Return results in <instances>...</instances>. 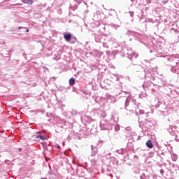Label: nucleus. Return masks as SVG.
Segmentation results:
<instances>
[{
    "mask_svg": "<svg viewBox=\"0 0 179 179\" xmlns=\"http://www.w3.org/2000/svg\"><path fill=\"white\" fill-rule=\"evenodd\" d=\"M129 99H131V95L128 96L124 103L125 110H127V111H129L127 114H134V113L138 114V110L136 109L138 108L141 103H137L136 99H132L131 102L130 103Z\"/></svg>",
    "mask_w": 179,
    "mask_h": 179,
    "instance_id": "nucleus-1",
    "label": "nucleus"
},
{
    "mask_svg": "<svg viewBox=\"0 0 179 179\" xmlns=\"http://www.w3.org/2000/svg\"><path fill=\"white\" fill-rule=\"evenodd\" d=\"M157 57L162 58V61L165 65H178L179 62L178 55H162Z\"/></svg>",
    "mask_w": 179,
    "mask_h": 179,
    "instance_id": "nucleus-2",
    "label": "nucleus"
},
{
    "mask_svg": "<svg viewBox=\"0 0 179 179\" xmlns=\"http://www.w3.org/2000/svg\"><path fill=\"white\" fill-rule=\"evenodd\" d=\"M117 122H118V119H115V117L112 115L110 118V123L108 120H102L100 122L101 129L103 131H110L113 129V125H116Z\"/></svg>",
    "mask_w": 179,
    "mask_h": 179,
    "instance_id": "nucleus-3",
    "label": "nucleus"
},
{
    "mask_svg": "<svg viewBox=\"0 0 179 179\" xmlns=\"http://www.w3.org/2000/svg\"><path fill=\"white\" fill-rule=\"evenodd\" d=\"M64 37L66 41H71V44L76 43V38H72V34H71V33H64Z\"/></svg>",
    "mask_w": 179,
    "mask_h": 179,
    "instance_id": "nucleus-4",
    "label": "nucleus"
},
{
    "mask_svg": "<svg viewBox=\"0 0 179 179\" xmlns=\"http://www.w3.org/2000/svg\"><path fill=\"white\" fill-rule=\"evenodd\" d=\"M171 129L172 131V132H173L176 138V141H179V128L177 127V126H172L171 127Z\"/></svg>",
    "mask_w": 179,
    "mask_h": 179,
    "instance_id": "nucleus-5",
    "label": "nucleus"
},
{
    "mask_svg": "<svg viewBox=\"0 0 179 179\" xmlns=\"http://www.w3.org/2000/svg\"><path fill=\"white\" fill-rule=\"evenodd\" d=\"M94 37L96 43H101L104 40V36L101 34H94Z\"/></svg>",
    "mask_w": 179,
    "mask_h": 179,
    "instance_id": "nucleus-6",
    "label": "nucleus"
},
{
    "mask_svg": "<svg viewBox=\"0 0 179 179\" xmlns=\"http://www.w3.org/2000/svg\"><path fill=\"white\" fill-rule=\"evenodd\" d=\"M127 58L129 59H130L131 61H132V59H134V58L136 59V58H138V55L135 52H132V53H127Z\"/></svg>",
    "mask_w": 179,
    "mask_h": 179,
    "instance_id": "nucleus-7",
    "label": "nucleus"
},
{
    "mask_svg": "<svg viewBox=\"0 0 179 179\" xmlns=\"http://www.w3.org/2000/svg\"><path fill=\"white\" fill-rule=\"evenodd\" d=\"M81 120L82 121H85L86 122H92V121H93V119L87 115H84L81 117Z\"/></svg>",
    "mask_w": 179,
    "mask_h": 179,
    "instance_id": "nucleus-8",
    "label": "nucleus"
},
{
    "mask_svg": "<svg viewBox=\"0 0 179 179\" xmlns=\"http://www.w3.org/2000/svg\"><path fill=\"white\" fill-rule=\"evenodd\" d=\"M91 149H92V152H91V156L94 157L96 155H97V147H94L93 145H91Z\"/></svg>",
    "mask_w": 179,
    "mask_h": 179,
    "instance_id": "nucleus-9",
    "label": "nucleus"
},
{
    "mask_svg": "<svg viewBox=\"0 0 179 179\" xmlns=\"http://www.w3.org/2000/svg\"><path fill=\"white\" fill-rule=\"evenodd\" d=\"M106 100H110V103H115L116 101L115 97L108 94H106Z\"/></svg>",
    "mask_w": 179,
    "mask_h": 179,
    "instance_id": "nucleus-10",
    "label": "nucleus"
},
{
    "mask_svg": "<svg viewBox=\"0 0 179 179\" xmlns=\"http://www.w3.org/2000/svg\"><path fill=\"white\" fill-rule=\"evenodd\" d=\"M110 162H112L113 164L117 166L118 164V160H117V158L114 157H110Z\"/></svg>",
    "mask_w": 179,
    "mask_h": 179,
    "instance_id": "nucleus-11",
    "label": "nucleus"
},
{
    "mask_svg": "<svg viewBox=\"0 0 179 179\" xmlns=\"http://www.w3.org/2000/svg\"><path fill=\"white\" fill-rule=\"evenodd\" d=\"M146 146H147V148H149V149L153 148V143H152V141L151 140H148L146 142Z\"/></svg>",
    "mask_w": 179,
    "mask_h": 179,
    "instance_id": "nucleus-12",
    "label": "nucleus"
},
{
    "mask_svg": "<svg viewBox=\"0 0 179 179\" xmlns=\"http://www.w3.org/2000/svg\"><path fill=\"white\" fill-rule=\"evenodd\" d=\"M171 71L173 73H177L178 75H179V68H176L175 66H172V68L171 69Z\"/></svg>",
    "mask_w": 179,
    "mask_h": 179,
    "instance_id": "nucleus-13",
    "label": "nucleus"
},
{
    "mask_svg": "<svg viewBox=\"0 0 179 179\" xmlns=\"http://www.w3.org/2000/svg\"><path fill=\"white\" fill-rule=\"evenodd\" d=\"M128 1H131V6H134V5H136V3H138V0H124L125 2H128Z\"/></svg>",
    "mask_w": 179,
    "mask_h": 179,
    "instance_id": "nucleus-14",
    "label": "nucleus"
},
{
    "mask_svg": "<svg viewBox=\"0 0 179 179\" xmlns=\"http://www.w3.org/2000/svg\"><path fill=\"white\" fill-rule=\"evenodd\" d=\"M171 159L173 162H177V159H178V156L176 154H171Z\"/></svg>",
    "mask_w": 179,
    "mask_h": 179,
    "instance_id": "nucleus-15",
    "label": "nucleus"
},
{
    "mask_svg": "<svg viewBox=\"0 0 179 179\" xmlns=\"http://www.w3.org/2000/svg\"><path fill=\"white\" fill-rule=\"evenodd\" d=\"M76 9H78V4H75L74 6H72V4L70 5V10H76Z\"/></svg>",
    "mask_w": 179,
    "mask_h": 179,
    "instance_id": "nucleus-16",
    "label": "nucleus"
},
{
    "mask_svg": "<svg viewBox=\"0 0 179 179\" xmlns=\"http://www.w3.org/2000/svg\"><path fill=\"white\" fill-rule=\"evenodd\" d=\"M69 85L70 86H73V85H75V78H71L69 79Z\"/></svg>",
    "mask_w": 179,
    "mask_h": 179,
    "instance_id": "nucleus-17",
    "label": "nucleus"
},
{
    "mask_svg": "<svg viewBox=\"0 0 179 179\" xmlns=\"http://www.w3.org/2000/svg\"><path fill=\"white\" fill-rule=\"evenodd\" d=\"M22 1L23 3H28L29 5H31V3H33L32 0H22Z\"/></svg>",
    "mask_w": 179,
    "mask_h": 179,
    "instance_id": "nucleus-18",
    "label": "nucleus"
},
{
    "mask_svg": "<svg viewBox=\"0 0 179 179\" xmlns=\"http://www.w3.org/2000/svg\"><path fill=\"white\" fill-rule=\"evenodd\" d=\"M38 139H41V141H45V136L44 135H39L37 137Z\"/></svg>",
    "mask_w": 179,
    "mask_h": 179,
    "instance_id": "nucleus-19",
    "label": "nucleus"
},
{
    "mask_svg": "<svg viewBox=\"0 0 179 179\" xmlns=\"http://www.w3.org/2000/svg\"><path fill=\"white\" fill-rule=\"evenodd\" d=\"M125 131L127 132H129V134H131V131H132V128H131V127H127L125 128Z\"/></svg>",
    "mask_w": 179,
    "mask_h": 179,
    "instance_id": "nucleus-20",
    "label": "nucleus"
},
{
    "mask_svg": "<svg viewBox=\"0 0 179 179\" xmlns=\"http://www.w3.org/2000/svg\"><path fill=\"white\" fill-rule=\"evenodd\" d=\"M152 83L150 82H148V83H144V84L143 85V87H149V85H150Z\"/></svg>",
    "mask_w": 179,
    "mask_h": 179,
    "instance_id": "nucleus-21",
    "label": "nucleus"
},
{
    "mask_svg": "<svg viewBox=\"0 0 179 179\" xmlns=\"http://www.w3.org/2000/svg\"><path fill=\"white\" fill-rule=\"evenodd\" d=\"M101 43L103 44V47L104 48H108V44H107V43H105V42H103V41Z\"/></svg>",
    "mask_w": 179,
    "mask_h": 179,
    "instance_id": "nucleus-22",
    "label": "nucleus"
},
{
    "mask_svg": "<svg viewBox=\"0 0 179 179\" xmlns=\"http://www.w3.org/2000/svg\"><path fill=\"white\" fill-rule=\"evenodd\" d=\"M141 179H147L148 178L146 177V176H145V173H143L141 176H140Z\"/></svg>",
    "mask_w": 179,
    "mask_h": 179,
    "instance_id": "nucleus-23",
    "label": "nucleus"
},
{
    "mask_svg": "<svg viewBox=\"0 0 179 179\" xmlns=\"http://www.w3.org/2000/svg\"><path fill=\"white\" fill-rule=\"evenodd\" d=\"M139 97L140 99H143V97H146V94H140Z\"/></svg>",
    "mask_w": 179,
    "mask_h": 179,
    "instance_id": "nucleus-24",
    "label": "nucleus"
},
{
    "mask_svg": "<svg viewBox=\"0 0 179 179\" xmlns=\"http://www.w3.org/2000/svg\"><path fill=\"white\" fill-rule=\"evenodd\" d=\"M131 138H133V139H135L134 136H136V134H135V132H131V134H130Z\"/></svg>",
    "mask_w": 179,
    "mask_h": 179,
    "instance_id": "nucleus-25",
    "label": "nucleus"
},
{
    "mask_svg": "<svg viewBox=\"0 0 179 179\" xmlns=\"http://www.w3.org/2000/svg\"><path fill=\"white\" fill-rule=\"evenodd\" d=\"M115 131H119V130H120V125L117 124V125L115 127Z\"/></svg>",
    "mask_w": 179,
    "mask_h": 179,
    "instance_id": "nucleus-26",
    "label": "nucleus"
},
{
    "mask_svg": "<svg viewBox=\"0 0 179 179\" xmlns=\"http://www.w3.org/2000/svg\"><path fill=\"white\" fill-rule=\"evenodd\" d=\"M134 173H139V169L138 168H134Z\"/></svg>",
    "mask_w": 179,
    "mask_h": 179,
    "instance_id": "nucleus-27",
    "label": "nucleus"
},
{
    "mask_svg": "<svg viewBox=\"0 0 179 179\" xmlns=\"http://www.w3.org/2000/svg\"><path fill=\"white\" fill-rule=\"evenodd\" d=\"M117 152L119 155H122V150H117Z\"/></svg>",
    "mask_w": 179,
    "mask_h": 179,
    "instance_id": "nucleus-28",
    "label": "nucleus"
},
{
    "mask_svg": "<svg viewBox=\"0 0 179 179\" xmlns=\"http://www.w3.org/2000/svg\"><path fill=\"white\" fill-rule=\"evenodd\" d=\"M129 15H130L131 17H134V13L132 11H130Z\"/></svg>",
    "mask_w": 179,
    "mask_h": 179,
    "instance_id": "nucleus-29",
    "label": "nucleus"
},
{
    "mask_svg": "<svg viewBox=\"0 0 179 179\" xmlns=\"http://www.w3.org/2000/svg\"><path fill=\"white\" fill-rule=\"evenodd\" d=\"M156 78H155V76H151L150 77V80H155Z\"/></svg>",
    "mask_w": 179,
    "mask_h": 179,
    "instance_id": "nucleus-30",
    "label": "nucleus"
},
{
    "mask_svg": "<svg viewBox=\"0 0 179 179\" xmlns=\"http://www.w3.org/2000/svg\"><path fill=\"white\" fill-rule=\"evenodd\" d=\"M140 114H145V111L143 110H139Z\"/></svg>",
    "mask_w": 179,
    "mask_h": 179,
    "instance_id": "nucleus-31",
    "label": "nucleus"
},
{
    "mask_svg": "<svg viewBox=\"0 0 179 179\" xmlns=\"http://www.w3.org/2000/svg\"><path fill=\"white\" fill-rule=\"evenodd\" d=\"M75 2H76L78 5H79V3H80V0H75Z\"/></svg>",
    "mask_w": 179,
    "mask_h": 179,
    "instance_id": "nucleus-32",
    "label": "nucleus"
},
{
    "mask_svg": "<svg viewBox=\"0 0 179 179\" xmlns=\"http://www.w3.org/2000/svg\"><path fill=\"white\" fill-rule=\"evenodd\" d=\"M169 1H163L162 3L163 5H166V3H167Z\"/></svg>",
    "mask_w": 179,
    "mask_h": 179,
    "instance_id": "nucleus-33",
    "label": "nucleus"
},
{
    "mask_svg": "<svg viewBox=\"0 0 179 179\" xmlns=\"http://www.w3.org/2000/svg\"><path fill=\"white\" fill-rule=\"evenodd\" d=\"M96 27H99V26H100V22H96Z\"/></svg>",
    "mask_w": 179,
    "mask_h": 179,
    "instance_id": "nucleus-34",
    "label": "nucleus"
},
{
    "mask_svg": "<svg viewBox=\"0 0 179 179\" xmlns=\"http://www.w3.org/2000/svg\"><path fill=\"white\" fill-rule=\"evenodd\" d=\"M41 145H42V146H43V149L45 148V143H41Z\"/></svg>",
    "mask_w": 179,
    "mask_h": 179,
    "instance_id": "nucleus-35",
    "label": "nucleus"
},
{
    "mask_svg": "<svg viewBox=\"0 0 179 179\" xmlns=\"http://www.w3.org/2000/svg\"><path fill=\"white\" fill-rule=\"evenodd\" d=\"M151 92H152V93H155V92H156V90H155L154 88H152V89L151 90Z\"/></svg>",
    "mask_w": 179,
    "mask_h": 179,
    "instance_id": "nucleus-36",
    "label": "nucleus"
},
{
    "mask_svg": "<svg viewBox=\"0 0 179 179\" xmlns=\"http://www.w3.org/2000/svg\"><path fill=\"white\" fill-rule=\"evenodd\" d=\"M91 163L94 164V163H96V160H94V159L91 160Z\"/></svg>",
    "mask_w": 179,
    "mask_h": 179,
    "instance_id": "nucleus-37",
    "label": "nucleus"
},
{
    "mask_svg": "<svg viewBox=\"0 0 179 179\" xmlns=\"http://www.w3.org/2000/svg\"><path fill=\"white\" fill-rule=\"evenodd\" d=\"M153 71H157V67L153 68Z\"/></svg>",
    "mask_w": 179,
    "mask_h": 179,
    "instance_id": "nucleus-38",
    "label": "nucleus"
},
{
    "mask_svg": "<svg viewBox=\"0 0 179 179\" xmlns=\"http://www.w3.org/2000/svg\"><path fill=\"white\" fill-rule=\"evenodd\" d=\"M148 76H149V73H146V74L145 75V78H148Z\"/></svg>",
    "mask_w": 179,
    "mask_h": 179,
    "instance_id": "nucleus-39",
    "label": "nucleus"
},
{
    "mask_svg": "<svg viewBox=\"0 0 179 179\" xmlns=\"http://www.w3.org/2000/svg\"><path fill=\"white\" fill-rule=\"evenodd\" d=\"M57 149H61V146H59V145H57Z\"/></svg>",
    "mask_w": 179,
    "mask_h": 179,
    "instance_id": "nucleus-40",
    "label": "nucleus"
},
{
    "mask_svg": "<svg viewBox=\"0 0 179 179\" xmlns=\"http://www.w3.org/2000/svg\"><path fill=\"white\" fill-rule=\"evenodd\" d=\"M18 29H23V27H19Z\"/></svg>",
    "mask_w": 179,
    "mask_h": 179,
    "instance_id": "nucleus-41",
    "label": "nucleus"
},
{
    "mask_svg": "<svg viewBox=\"0 0 179 179\" xmlns=\"http://www.w3.org/2000/svg\"><path fill=\"white\" fill-rule=\"evenodd\" d=\"M161 174H163V170L160 171Z\"/></svg>",
    "mask_w": 179,
    "mask_h": 179,
    "instance_id": "nucleus-42",
    "label": "nucleus"
},
{
    "mask_svg": "<svg viewBox=\"0 0 179 179\" xmlns=\"http://www.w3.org/2000/svg\"><path fill=\"white\" fill-rule=\"evenodd\" d=\"M27 33H29V29L27 28Z\"/></svg>",
    "mask_w": 179,
    "mask_h": 179,
    "instance_id": "nucleus-43",
    "label": "nucleus"
},
{
    "mask_svg": "<svg viewBox=\"0 0 179 179\" xmlns=\"http://www.w3.org/2000/svg\"><path fill=\"white\" fill-rule=\"evenodd\" d=\"M116 80H117V82H118V80H120V78H117L116 79Z\"/></svg>",
    "mask_w": 179,
    "mask_h": 179,
    "instance_id": "nucleus-44",
    "label": "nucleus"
},
{
    "mask_svg": "<svg viewBox=\"0 0 179 179\" xmlns=\"http://www.w3.org/2000/svg\"><path fill=\"white\" fill-rule=\"evenodd\" d=\"M117 27H120V26H115V29H117Z\"/></svg>",
    "mask_w": 179,
    "mask_h": 179,
    "instance_id": "nucleus-45",
    "label": "nucleus"
},
{
    "mask_svg": "<svg viewBox=\"0 0 179 179\" xmlns=\"http://www.w3.org/2000/svg\"><path fill=\"white\" fill-rule=\"evenodd\" d=\"M48 121H51V119H48Z\"/></svg>",
    "mask_w": 179,
    "mask_h": 179,
    "instance_id": "nucleus-46",
    "label": "nucleus"
},
{
    "mask_svg": "<svg viewBox=\"0 0 179 179\" xmlns=\"http://www.w3.org/2000/svg\"><path fill=\"white\" fill-rule=\"evenodd\" d=\"M150 52H153V50H150Z\"/></svg>",
    "mask_w": 179,
    "mask_h": 179,
    "instance_id": "nucleus-47",
    "label": "nucleus"
},
{
    "mask_svg": "<svg viewBox=\"0 0 179 179\" xmlns=\"http://www.w3.org/2000/svg\"><path fill=\"white\" fill-rule=\"evenodd\" d=\"M138 139H139V136H138V138H137V141H138Z\"/></svg>",
    "mask_w": 179,
    "mask_h": 179,
    "instance_id": "nucleus-48",
    "label": "nucleus"
},
{
    "mask_svg": "<svg viewBox=\"0 0 179 179\" xmlns=\"http://www.w3.org/2000/svg\"><path fill=\"white\" fill-rule=\"evenodd\" d=\"M110 177H113V175H112V174H110Z\"/></svg>",
    "mask_w": 179,
    "mask_h": 179,
    "instance_id": "nucleus-49",
    "label": "nucleus"
},
{
    "mask_svg": "<svg viewBox=\"0 0 179 179\" xmlns=\"http://www.w3.org/2000/svg\"><path fill=\"white\" fill-rule=\"evenodd\" d=\"M103 29L106 30V27H103Z\"/></svg>",
    "mask_w": 179,
    "mask_h": 179,
    "instance_id": "nucleus-50",
    "label": "nucleus"
},
{
    "mask_svg": "<svg viewBox=\"0 0 179 179\" xmlns=\"http://www.w3.org/2000/svg\"><path fill=\"white\" fill-rule=\"evenodd\" d=\"M145 62H148L147 60H144Z\"/></svg>",
    "mask_w": 179,
    "mask_h": 179,
    "instance_id": "nucleus-51",
    "label": "nucleus"
},
{
    "mask_svg": "<svg viewBox=\"0 0 179 179\" xmlns=\"http://www.w3.org/2000/svg\"><path fill=\"white\" fill-rule=\"evenodd\" d=\"M63 145H65V143H63Z\"/></svg>",
    "mask_w": 179,
    "mask_h": 179,
    "instance_id": "nucleus-52",
    "label": "nucleus"
},
{
    "mask_svg": "<svg viewBox=\"0 0 179 179\" xmlns=\"http://www.w3.org/2000/svg\"><path fill=\"white\" fill-rule=\"evenodd\" d=\"M45 159L47 160V157H45Z\"/></svg>",
    "mask_w": 179,
    "mask_h": 179,
    "instance_id": "nucleus-53",
    "label": "nucleus"
},
{
    "mask_svg": "<svg viewBox=\"0 0 179 179\" xmlns=\"http://www.w3.org/2000/svg\"><path fill=\"white\" fill-rule=\"evenodd\" d=\"M146 179H148V178Z\"/></svg>",
    "mask_w": 179,
    "mask_h": 179,
    "instance_id": "nucleus-54",
    "label": "nucleus"
}]
</instances>
